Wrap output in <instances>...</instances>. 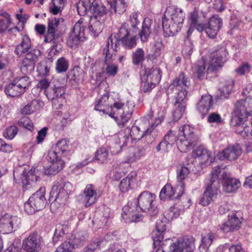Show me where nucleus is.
I'll return each mask as SVG.
<instances>
[{
    "label": "nucleus",
    "mask_w": 252,
    "mask_h": 252,
    "mask_svg": "<svg viewBox=\"0 0 252 252\" xmlns=\"http://www.w3.org/2000/svg\"><path fill=\"white\" fill-rule=\"evenodd\" d=\"M72 189V185L68 182L61 181L58 182L52 188L49 201H51L52 198H55L61 204H65Z\"/></svg>",
    "instance_id": "12"
},
{
    "label": "nucleus",
    "mask_w": 252,
    "mask_h": 252,
    "mask_svg": "<svg viewBox=\"0 0 252 252\" xmlns=\"http://www.w3.org/2000/svg\"><path fill=\"white\" fill-rule=\"evenodd\" d=\"M4 92L7 96L11 97L20 96L24 94L13 81L5 86Z\"/></svg>",
    "instance_id": "37"
},
{
    "label": "nucleus",
    "mask_w": 252,
    "mask_h": 252,
    "mask_svg": "<svg viewBox=\"0 0 252 252\" xmlns=\"http://www.w3.org/2000/svg\"><path fill=\"white\" fill-rule=\"evenodd\" d=\"M251 69V66L248 63H243L236 69V72L238 75H243L249 73Z\"/></svg>",
    "instance_id": "61"
},
{
    "label": "nucleus",
    "mask_w": 252,
    "mask_h": 252,
    "mask_svg": "<svg viewBox=\"0 0 252 252\" xmlns=\"http://www.w3.org/2000/svg\"><path fill=\"white\" fill-rule=\"evenodd\" d=\"M104 19H96L95 17H91L89 26V31L94 36H97L101 32L104 27Z\"/></svg>",
    "instance_id": "34"
},
{
    "label": "nucleus",
    "mask_w": 252,
    "mask_h": 252,
    "mask_svg": "<svg viewBox=\"0 0 252 252\" xmlns=\"http://www.w3.org/2000/svg\"><path fill=\"white\" fill-rule=\"evenodd\" d=\"M217 238L216 233L210 231L204 236H202L200 248L207 252L213 241Z\"/></svg>",
    "instance_id": "40"
},
{
    "label": "nucleus",
    "mask_w": 252,
    "mask_h": 252,
    "mask_svg": "<svg viewBox=\"0 0 252 252\" xmlns=\"http://www.w3.org/2000/svg\"><path fill=\"white\" fill-rule=\"evenodd\" d=\"M157 111V117L155 118L154 121L151 124L148 128L141 130L142 133L140 135V136H144L146 134H151V133L162 122L166 112V108L165 107L159 106L158 108Z\"/></svg>",
    "instance_id": "27"
},
{
    "label": "nucleus",
    "mask_w": 252,
    "mask_h": 252,
    "mask_svg": "<svg viewBox=\"0 0 252 252\" xmlns=\"http://www.w3.org/2000/svg\"><path fill=\"white\" fill-rule=\"evenodd\" d=\"M111 97L106 94L102 95L97 101L95 110L108 114L117 121L118 125L124 127L131 117L134 105L127 102L124 104L120 101L111 102Z\"/></svg>",
    "instance_id": "2"
},
{
    "label": "nucleus",
    "mask_w": 252,
    "mask_h": 252,
    "mask_svg": "<svg viewBox=\"0 0 252 252\" xmlns=\"http://www.w3.org/2000/svg\"><path fill=\"white\" fill-rule=\"evenodd\" d=\"M118 45L116 36L112 34L108 38L106 46L103 51L105 62L106 63H110L115 59Z\"/></svg>",
    "instance_id": "20"
},
{
    "label": "nucleus",
    "mask_w": 252,
    "mask_h": 252,
    "mask_svg": "<svg viewBox=\"0 0 252 252\" xmlns=\"http://www.w3.org/2000/svg\"><path fill=\"white\" fill-rule=\"evenodd\" d=\"M171 147L170 144L162 140L156 147V150L160 153H165L168 152Z\"/></svg>",
    "instance_id": "62"
},
{
    "label": "nucleus",
    "mask_w": 252,
    "mask_h": 252,
    "mask_svg": "<svg viewBox=\"0 0 252 252\" xmlns=\"http://www.w3.org/2000/svg\"><path fill=\"white\" fill-rule=\"evenodd\" d=\"M179 136L177 138L173 132L170 131L167 133L163 139L170 146L177 141L178 150L182 153H186L192 149L197 144L198 136L195 134L194 128L189 125H184L181 126L179 131Z\"/></svg>",
    "instance_id": "3"
},
{
    "label": "nucleus",
    "mask_w": 252,
    "mask_h": 252,
    "mask_svg": "<svg viewBox=\"0 0 252 252\" xmlns=\"http://www.w3.org/2000/svg\"><path fill=\"white\" fill-rule=\"evenodd\" d=\"M152 24V20L150 18L146 17L144 19L142 22V29L138 33L140 40L142 42L147 41L151 33Z\"/></svg>",
    "instance_id": "31"
},
{
    "label": "nucleus",
    "mask_w": 252,
    "mask_h": 252,
    "mask_svg": "<svg viewBox=\"0 0 252 252\" xmlns=\"http://www.w3.org/2000/svg\"><path fill=\"white\" fill-rule=\"evenodd\" d=\"M20 126H23L26 129L32 131L33 129V124L31 120L27 117H22L18 122Z\"/></svg>",
    "instance_id": "58"
},
{
    "label": "nucleus",
    "mask_w": 252,
    "mask_h": 252,
    "mask_svg": "<svg viewBox=\"0 0 252 252\" xmlns=\"http://www.w3.org/2000/svg\"><path fill=\"white\" fill-rule=\"evenodd\" d=\"M17 133V127L15 126L8 127L3 132V136L9 140L12 139Z\"/></svg>",
    "instance_id": "54"
},
{
    "label": "nucleus",
    "mask_w": 252,
    "mask_h": 252,
    "mask_svg": "<svg viewBox=\"0 0 252 252\" xmlns=\"http://www.w3.org/2000/svg\"><path fill=\"white\" fill-rule=\"evenodd\" d=\"M212 106V97L210 94H206L202 96L201 100L197 104L196 109L203 118L208 113Z\"/></svg>",
    "instance_id": "28"
},
{
    "label": "nucleus",
    "mask_w": 252,
    "mask_h": 252,
    "mask_svg": "<svg viewBox=\"0 0 252 252\" xmlns=\"http://www.w3.org/2000/svg\"><path fill=\"white\" fill-rule=\"evenodd\" d=\"M252 115V97H247L237 101L231 120L232 126H240L244 124L248 116Z\"/></svg>",
    "instance_id": "6"
},
{
    "label": "nucleus",
    "mask_w": 252,
    "mask_h": 252,
    "mask_svg": "<svg viewBox=\"0 0 252 252\" xmlns=\"http://www.w3.org/2000/svg\"><path fill=\"white\" fill-rule=\"evenodd\" d=\"M87 25V22L83 18L75 23L67 39L66 44L68 46L71 48L76 47L80 42L84 40V31Z\"/></svg>",
    "instance_id": "10"
},
{
    "label": "nucleus",
    "mask_w": 252,
    "mask_h": 252,
    "mask_svg": "<svg viewBox=\"0 0 252 252\" xmlns=\"http://www.w3.org/2000/svg\"><path fill=\"white\" fill-rule=\"evenodd\" d=\"M67 232V228L66 226L60 224L58 225L53 237V241L57 242Z\"/></svg>",
    "instance_id": "50"
},
{
    "label": "nucleus",
    "mask_w": 252,
    "mask_h": 252,
    "mask_svg": "<svg viewBox=\"0 0 252 252\" xmlns=\"http://www.w3.org/2000/svg\"><path fill=\"white\" fill-rule=\"evenodd\" d=\"M20 219L16 216L5 215L0 219V231L9 233L16 230L20 225Z\"/></svg>",
    "instance_id": "17"
},
{
    "label": "nucleus",
    "mask_w": 252,
    "mask_h": 252,
    "mask_svg": "<svg viewBox=\"0 0 252 252\" xmlns=\"http://www.w3.org/2000/svg\"><path fill=\"white\" fill-rule=\"evenodd\" d=\"M183 24L177 22H173L166 18H162V28L165 37L173 36L180 32Z\"/></svg>",
    "instance_id": "22"
},
{
    "label": "nucleus",
    "mask_w": 252,
    "mask_h": 252,
    "mask_svg": "<svg viewBox=\"0 0 252 252\" xmlns=\"http://www.w3.org/2000/svg\"><path fill=\"white\" fill-rule=\"evenodd\" d=\"M218 189V181L213 180L211 177L210 181L207 185L206 190L200 198L199 203L204 206L208 205L217 197Z\"/></svg>",
    "instance_id": "16"
},
{
    "label": "nucleus",
    "mask_w": 252,
    "mask_h": 252,
    "mask_svg": "<svg viewBox=\"0 0 252 252\" xmlns=\"http://www.w3.org/2000/svg\"><path fill=\"white\" fill-rule=\"evenodd\" d=\"M107 2L111 13L121 14L127 6V0H108Z\"/></svg>",
    "instance_id": "30"
},
{
    "label": "nucleus",
    "mask_w": 252,
    "mask_h": 252,
    "mask_svg": "<svg viewBox=\"0 0 252 252\" xmlns=\"http://www.w3.org/2000/svg\"><path fill=\"white\" fill-rule=\"evenodd\" d=\"M13 81L23 93L25 92V90L28 88L30 85L29 78L27 76L16 78Z\"/></svg>",
    "instance_id": "47"
},
{
    "label": "nucleus",
    "mask_w": 252,
    "mask_h": 252,
    "mask_svg": "<svg viewBox=\"0 0 252 252\" xmlns=\"http://www.w3.org/2000/svg\"><path fill=\"white\" fill-rule=\"evenodd\" d=\"M59 23V19L52 18L48 19L47 32L44 38L45 42H53L54 43L57 42L58 37L56 34V32Z\"/></svg>",
    "instance_id": "26"
},
{
    "label": "nucleus",
    "mask_w": 252,
    "mask_h": 252,
    "mask_svg": "<svg viewBox=\"0 0 252 252\" xmlns=\"http://www.w3.org/2000/svg\"><path fill=\"white\" fill-rule=\"evenodd\" d=\"M205 62L203 58L201 60L199 61L197 63V77L199 79H201L205 74Z\"/></svg>",
    "instance_id": "59"
},
{
    "label": "nucleus",
    "mask_w": 252,
    "mask_h": 252,
    "mask_svg": "<svg viewBox=\"0 0 252 252\" xmlns=\"http://www.w3.org/2000/svg\"><path fill=\"white\" fill-rule=\"evenodd\" d=\"M228 53L224 46L218 47L212 51L209 55L208 70L214 71L226 62Z\"/></svg>",
    "instance_id": "14"
},
{
    "label": "nucleus",
    "mask_w": 252,
    "mask_h": 252,
    "mask_svg": "<svg viewBox=\"0 0 252 252\" xmlns=\"http://www.w3.org/2000/svg\"><path fill=\"white\" fill-rule=\"evenodd\" d=\"M222 24L221 18L218 15H213L209 19L207 26L201 23H196L193 27L200 32L205 31L208 37L214 38L221 28Z\"/></svg>",
    "instance_id": "13"
},
{
    "label": "nucleus",
    "mask_w": 252,
    "mask_h": 252,
    "mask_svg": "<svg viewBox=\"0 0 252 252\" xmlns=\"http://www.w3.org/2000/svg\"><path fill=\"white\" fill-rule=\"evenodd\" d=\"M234 85V81L232 78L226 80L222 88L220 89V99H222L227 98L231 93Z\"/></svg>",
    "instance_id": "39"
},
{
    "label": "nucleus",
    "mask_w": 252,
    "mask_h": 252,
    "mask_svg": "<svg viewBox=\"0 0 252 252\" xmlns=\"http://www.w3.org/2000/svg\"><path fill=\"white\" fill-rule=\"evenodd\" d=\"M40 54V51L38 49L31 50L26 54L21 66V71L23 73H31L33 71L35 63Z\"/></svg>",
    "instance_id": "18"
},
{
    "label": "nucleus",
    "mask_w": 252,
    "mask_h": 252,
    "mask_svg": "<svg viewBox=\"0 0 252 252\" xmlns=\"http://www.w3.org/2000/svg\"><path fill=\"white\" fill-rule=\"evenodd\" d=\"M162 245L164 249H158L156 252H193L195 248L194 239L188 236L166 239Z\"/></svg>",
    "instance_id": "5"
},
{
    "label": "nucleus",
    "mask_w": 252,
    "mask_h": 252,
    "mask_svg": "<svg viewBox=\"0 0 252 252\" xmlns=\"http://www.w3.org/2000/svg\"><path fill=\"white\" fill-rule=\"evenodd\" d=\"M95 3L94 1L92 0H80L77 6L78 14L80 15H85L91 10V8Z\"/></svg>",
    "instance_id": "38"
},
{
    "label": "nucleus",
    "mask_w": 252,
    "mask_h": 252,
    "mask_svg": "<svg viewBox=\"0 0 252 252\" xmlns=\"http://www.w3.org/2000/svg\"><path fill=\"white\" fill-rule=\"evenodd\" d=\"M190 85V81L188 77L185 76L183 73H181L170 84L167 89L168 94L172 93L174 95H177L181 92L184 93L185 98H187L186 91Z\"/></svg>",
    "instance_id": "15"
},
{
    "label": "nucleus",
    "mask_w": 252,
    "mask_h": 252,
    "mask_svg": "<svg viewBox=\"0 0 252 252\" xmlns=\"http://www.w3.org/2000/svg\"><path fill=\"white\" fill-rule=\"evenodd\" d=\"M31 176L32 179L33 180L34 177L36 178V176H34L32 175V173L29 175L24 170H23L21 173H19L18 171L14 170L13 171V177L14 180L16 183H22L23 185L24 188H26L27 186L30 184V177Z\"/></svg>",
    "instance_id": "33"
},
{
    "label": "nucleus",
    "mask_w": 252,
    "mask_h": 252,
    "mask_svg": "<svg viewBox=\"0 0 252 252\" xmlns=\"http://www.w3.org/2000/svg\"><path fill=\"white\" fill-rule=\"evenodd\" d=\"M194 27H192L190 26V28L187 31V39L185 40L186 46H185L183 48V51L187 54L188 55H190L193 51L194 46L193 44L190 42V40L189 39V36L191 34L193 31Z\"/></svg>",
    "instance_id": "49"
},
{
    "label": "nucleus",
    "mask_w": 252,
    "mask_h": 252,
    "mask_svg": "<svg viewBox=\"0 0 252 252\" xmlns=\"http://www.w3.org/2000/svg\"><path fill=\"white\" fill-rule=\"evenodd\" d=\"M64 94V84L58 79H54L50 88L45 91L46 97L52 101L53 105L59 104V108L65 101Z\"/></svg>",
    "instance_id": "8"
},
{
    "label": "nucleus",
    "mask_w": 252,
    "mask_h": 252,
    "mask_svg": "<svg viewBox=\"0 0 252 252\" xmlns=\"http://www.w3.org/2000/svg\"><path fill=\"white\" fill-rule=\"evenodd\" d=\"M211 152L202 146H199L194 152L195 158H210Z\"/></svg>",
    "instance_id": "53"
},
{
    "label": "nucleus",
    "mask_w": 252,
    "mask_h": 252,
    "mask_svg": "<svg viewBox=\"0 0 252 252\" xmlns=\"http://www.w3.org/2000/svg\"><path fill=\"white\" fill-rule=\"evenodd\" d=\"M132 184L128 178H124L121 182L119 188L122 192H125L129 190Z\"/></svg>",
    "instance_id": "64"
},
{
    "label": "nucleus",
    "mask_w": 252,
    "mask_h": 252,
    "mask_svg": "<svg viewBox=\"0 0 252 252\" xmlns=\"http://www.w3.org/2000/svg\"><path fill=\"white\" fill-rule=\"evenodd\" d=\"M139 15L138 12H133L129 17L128 22L131 27H129V30L132 32L136 33L139 31L138 26L140 24V20L138 19Z\"/></svg>",
    "instance_id": "42"
},
{
    "label": "nucleus",
    "mask_w": 252,
    "mask_h": 252,
    "mask_svg": "<svg viewBox=\"0 0 252 252\" xmlns=\"http://www.w3.org/2000/svg\"><path fill=\"white\" fill-rule=\"evenodd\" d=\"M69 142L65 139L59 141L55 146L49 151V158H61L67 156V149L68 147Z\"/></svg>",
    "instance_id": "24"
},
{
    "label": "nucleus",
    "mask_w": 252,
    "mask_h": 252,
    "mask_svg": "<svg viewBox=\"0 0 252 252\" xmlns=\"http://www.w3.org/2000/svg\"><path fill=\"white\" fill-rule=\"evenodd\" d=\"M41 237L35 232L32 233L22 243L25 252H38L40 249Z\"/></svg>",
    "instance_id": "19"
},
{
    "label": "nucleus",
    "mask_w": 252,
    "mask_h": 252,
    "mask_svg": "<svg viewBox=\"0 0 252 252\" xmlns=\"http://www.w3.org/2000/svg\"><path fill=\"white\" fill-rule=\"evenodd\" d=\"M45 193V189L41 188L29 198L24 205L25 211L28 214L32 215L44 208L47 203Z\"/></svg>",
    "instance_id": "7"
},
{
    "label": "nucleus",
    "mask_w": 252,
    "mask_h": 252,
    "mask_svg": "<svg viewBox=\"0 0 252 252\" xmlns=\"http://www.w3.org/2000/svg\"><path fill=\"white\" fill-rule=\"evenodd\" d=\"M69 67V62L64 57L59 58L56 63V70L58 73L66 72Z\"/></svg>",
    "instance_id": "46"
},
{
    "label": "nucleus",
    "mask_w": 252,
    "mask_h": 252,
    "mask_svg": "<svg viewBox=\"0 0 252 252\" xmlns=\"http://www.w3.org/2000/svg\"><path fill=\"white\" fill-rule=\"evenodd\" d=\"M242 219V217H239L236 213L231 212L229 214L227 221L232 226L234 231L238 230L241 227Z\"/></svg>",
    "instance_id": "43"
},
{
    "label": "nucleus",
    "mask_w": 252,
    "mask_h": 252,
    "mask_svg": "<svg viewBox=\"0 0 252 252\" xmlns=\"http://www.w3.org/2000/svg\"><path fill=\"white\" fill-rule=\"evenodd\" d=\"M207 120L210 123H215L218 125L221 124L223 122L220 115L216 113L210 114L208 117Z\"/></svg>",
    "instance_id": "60"
},
{
    "label": "nucleus",
    "mask_w": 252,
    "mask_h": 252,
    "mask_svg": "<svg viewBox=\"0 0 252 252\" xmlns=\"http://www.w3.org/2000/svg\"><path fill=\"white\" fill-rule=\"evenodd\" d=\"M90 12L93 14L91 17H95L96 19H103L105 20L106 13L105 6L95 3L91 8Z\"/></svg>",
    "instance_id": "41"
},
{
    "label": "nucleus",
    "mask_w": 252,
    "mask_h": 252,
    "mask_svg": "<svg viewBox=\"0 0 252 252\" xmlns=\"http://www.w3.org/2000/svg\"><path fill=\"white\" fill-rule=\"evenodd\" d=\"M156 195L148 191L141 192L133 202L123 208L122 218L126 221L139 222L142 220L139 211L147 213L151 216L156 215L158 209L156 206Z\"/></svg>",
    "instance_id": "1"
},
{
    "label": "nucleus",
    "mask_w": 252,
    "mask_h": 252,
    "mask_svg": "<svg viewBox=\"0 0 252 252\" xmlns=\"http://www.w3.org/2000/svg\"><path fill=\"white\" fill-rule=\"evenodd\" d=\"M162 18H166L173 22L183 24L185 18V13L181 8L173 5L170 6L166 8Z\"/></svg>",
    "instance_id": "23"
},
{
    "label": "nucleus",
    "mask_w": 252,
    "mask_h": 252,
    "mask_svg": "<svg viewBox=\"0 0 252 252\" xmlns=\"http://www.w3.org/2000/svg\"><path fill=\"white\" fill-rule=\"evenodd\" d=\"M86 240V237L85 235L82 232H78L74 235L73 237V240L72 242H70V240L68 241L71 244L73 245V248L74 245L77 246L83 245ZM68 242V241H67Z\"/></svg>",
    "instance_id": "52"
},
{
    "label": "nucleus",
    "mask_w": 252,
    "mask_h": 252,
    "mask_svg": "<svg viewBox=\"0 0 252 252\" xmlns=\"http://www.w3.org/2000/svg\"><path fill=\"white\" fill-rule=\"evenodd\" d=\"M145 60V53L143 49L138 48L132 53V63L138 65L141 63Z\"/></svg>",
    "instance_id": "45"
},
{
    "label": "nucleus",
    "mask_w": 252,
    "mask_h": 252,
    "mask_svg": "<svg viewBox=\"0 0 252 252\" xmlns=\"http://www.w3.org/2000/svg\"><path fill=\"white\" fill-rule=\"evenodd\" d=\"M50 164L44 168V174L47 175H54L61 170L64 165L62 158H50Z\"/></svg>",
    "instance_id": "29"
},
{
    "label": "nucleus",
    "mask_w": 252,
    "mask_h": 252,
    "mask_svg": "<svg viewBox=\"0 0 252 252\" xmlns=\"http://www.w3.org/2000/svg\"><path fill=\"white\" fill-rule=\"evenodd\" d=\"M237 127L236 131L243 136L250 137L252 136V123L242 124L240 126H235Z\"/></svg>",
    "instance_id": "44"
},
{
    "label": "nucleus",
    "mask_w": 252,
    "mask_h": 252,
    "mask_svg": "<svg viewBox=\"0 0 252 252\" xmlns=\"http://www.w3.org/2000/svg\"><path fill=\"white\" fill-rule=\"evenodd\" d=\"M161 77V71L158 67H153L149 70L146 71L141 77L143 92H148L154 88L159 83Z\"/></svg>",
    "instance_id": "11"
},
{
    "label": "nucleus",
    "mask_w": 252,
    "mask_h": 252,
    "mask_svg": "<svg viewBox=\"0 0 252 252\" xmlns=\"http://www.w3.org/2000/svg\"><path fill=\"white\" fill-rule=\"evenodd\" d=\"M73 249V245L70 242L64 241L59 246L55 252H71Z\"/></svg>",
    "instance_id": "57"
},
{
    "label": "nucleus",
    "mask_w": 252,
    "mask_h": 252,
    "mask_svg": "<svg viewBox=\"0 0 252 252\" xmlns=\"http://www.w3.org/2000/svg\"><path fill=\"white\" fill-rule=\"evenodd\" d=\"M52 2L53 6L50 7V11L54 15H57L63 9L64 0H52Z\"/></svg>",
    "instance_id": "51"
},
{
    "label": "nucleus",
    "mask_w": 252,
    "mask_h": 252,
    "mask_svg": "<svg viewBox=\"0 0 252 252\" xmlns=\"http://www.w3.org/2000/svg\"><path fill=\"white\" fill-rule=\"evenodd\" d=\"M226 167V165L222 164L216 166L211 172V177L213 180L218 181L219 188L221 182L224 191L233 192L240 187L241 183L239 180L231 177L230 173L225 170Z\"/></svg>",
    "instance_id": "4"
},
{
    "label": "nucleus",
    "mask_w": 252,
    "mask_h": 252,
    "mask_svg": "<svg viewBox=\"0 0 252 252\" xmlns=\"http://www.w3.org/2000/svg\"><path fill=\"white\" fill-rule=\"evenodd\" d=\"M185 94L181 92L177 95H174L175 109L173 113V117L175 121H178L185 111L187 98H185Z\"/></svg>",
    "instance_id": "21"
},
{
    "label": "nucleus",
    "mask_w": 252,
    "mask_h": 252,
    "mask_svg": "<svg viewBox=\"0 0 252 252\" xmlns=\"http://www.w3.org/2000/svg\"><path fill=\"white\" fill-rule=\"evenodd\" d=\"M10 23V19L8 15L7 17H0V32H4L8 28Z\"/></svg>",
    "instance_id": "63"
},
{
    "label": "nucleus",
    "mask_w": 252,
    "mask_h": 252,
    "mask_svg": "<svg viewBox=\"0 0 252 252\" xmlns=\"http://www.w3.org/2000/svg\"><path fill=\"white\" fill-rule=\"evenodd\" d=\"M105 213L102 212L96 213L95 217L97 220H99L101 223L102 225H104L106 223L107 220L109 217V211L108 208L105 209Z\"/></svg>",
    "instance_id": "55"
},
{
    "label": "nucleus",
    "mask_w": 252,
    "mask_h": 252,
    "mask_svg": "<svg viewBox=\"0 0 252 252\" xmlns=\"http://www.w3.org/2000/svg\"><path fill=\"white\" fill-rule=\"evenodd\" d=\"M163 232L155 230L152 232V238L153 240V245L155 246L159 245L163 240Z\"/></svg>",
    "instance_id": "56"
},
{
    "label": "nucleus",
    "mask_w": 252,
    "mask_h": 252,
    "mask_svg": "<svg viewBox=\"0 0 252 252\" xmlns=\"http://www.w3.org/2000/svg\"><path fill=\"white\" fill-rule=\"evenodd\" d=\"M31 48V41L29 37L25 35L23 36L21 42L17 45L15 51L18 56H22L28 52Z\"/></svg>",
    "instance_id": "36"
},
{
    "label": "nucleus",
    "mask_w": 252,
    "mask_h": 252,
    "mask_svg": "<svg viewBox=\"0 0 252 252\" xmlns=\"http://www.w3.org/2000/svg\"><path fill=\"white\" fill-rule=\"evenodd\" d=\"M174 194L173 188L170 184H166L161 190L159 197L162 199H171Z\"/></svg>",
    "instance_id": "48"
},
{
    "label": "nucleus",
    "mask_w": 252,
    "mask_h": 252,
    "mask_svg": "<svg viewBox=\"0 0 252 252\" xmlns=\"http://www.w3.org/2000/svg\"><path fill=\"white\" fill-rule=\"evenodd\" d=\"M242 150L239 145L228 147L218 155V158H237L241 156Z\"/></svg>",
    "instance_id": "32"
},
{
    "label": "nucleus",
    "mask_w": 252,
    "mask_h": 252,
    "mask_svg": "<svg viewBox=\"0 0 252 252\" xmlns=\"http://www.w3.org/2000/svg\"><path fill=\"white\" fill-rule=\"evenodd\" d=\"M129 30V24L124 23L117 33H114L118 39V44L121 41L123 46L127 49H131L136 45V37Z\"/></svg>",
    "instance_id": "9"
},
{
    "label": "nucleus",
    "mask_w": 252,
    "mask_h": 252,
    "mask_svg": "<svg viewBox=\"0 0 252 252\" xmlns=\"http://www.w3.org/2000/svg\"><path fill=\"white\" fill-rule=\"evenodd\" d=\"M99 196L100 195L96 191L94 185H87L83 191V197L86 202L85 207H89L95 203Z\"/></svg>",
    "instance_id": "25"
},
{
    "label": "nucleus",
    "mask_w": 252,
    "mask_h": 252,
    "mask_svg": "<svg viewBox=\"0 0 252 252\" xmlns=\"http://www.w3.org/2000/svg\"><path fill=\"white\" fill-rule=\"evenodd\" d=\"M191 166L189 167H186L185 166H182L180 169L179 170L177 173V180L179 182H181V185L179 187V192L177 198H179L184 192L185 184L182 182L186 178L187 175L190 172V168Z\"/></svg>",
    "instance_id": "35"
}]
</instances>
